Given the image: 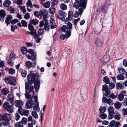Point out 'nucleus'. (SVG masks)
Masks as SVG:
<instances>
[{
    "mask_svg": "<svg viewBox=\"0 0 127 127\" xmlns=\"http://www.w3.org/2000/svg\"><path fill=\"white\" fill-rule=\"evenodd\" d=\"M39 76L38 73L29 74L27 75V79L29 83L25 84L26 93L25 95L26 99L31 97L32 96L36 95H34V87L32 84L34 83V86L36 92L37 91L39 88L40 81L38 80Z\"/></svg>",
    "mask_w": 127,
    "mask_h": 127,
    "instance_id": "nucleus-1",
    "label": "nucleus"
},
{
    "mask_svg": "<svg viewBox=\"0 0 127 127\" xmlns=\"http://www.w3.org/2000/svg\"><path fill=\"white\" fill-rule=\"evenodd\" d=\"M71 11H69L68 13V17L65 19V13L63 11L60 10L59 11V15L56 16L58 19L63 21H65V24H67V26L64 25L61 28V30L63 32H66L65 34H62L60 35V37L61 39H64L66 38H67L71 35V23L69 21L71 20Z\"/></svg>",
    "mask_w": 127,
    "mask_h": 127,
    "instance_id": "nucleus-2",
    "label": "nucleus"
},
{
    "mask_svg": "<svg viewBox=\"0 0 127 127\" xmlns=\"http://www.w3.org/2000/svg\"><path fill=\"white\" fill-rule=\"evenodd\" d=\"M102 90L105 91V95L107 97H110L113 99L117 97L118 95H114L113 93L109 95L110 93V91L108 89V87L105 84L102 86Z\"/></svg>",
    "mask_w": 127,
    "mask_h": 127,
    "instance_id": "nucleus-3",
    "label": "nucleus"
},
{
    "mask_svg": "<svg viewBox=\"0 0 127 127\" xmlns=\"http://www.w3.org/2000/svg\"><path fill=\"white\" fill-rule=\"evenodd\" d=\"M27 99L28 102L26 104V107L27 109H30L32 107V105L35 104L37 99V96L36 95L32 96L31 97H29Z\"/></svg>",
    "mask_w": 127,
    "mask_h": 127,
    "instance_id": "nucleus-4",
    "label": "nucleus"
},
{
    "mask_svg": "<svg viewBox=\"0 0 127 127\" xmlns=\"http://www.w3.org/2000/svg\"><path fill=\"white\" fill-rule=\"evenodd\" d=\"M76 1L74 4V7L75 8H85L86 6V0H75Z\"/></svg>",
    "mask_w": 127,
    "mask_h": 127,
    "instance_id": "nucleus-5",
    "label": "nucleus"
},
{
    "mask_svg": "<svg viewBox=\"0 0 127 127\" xmlns=\"http://www.w3.org/2000/svg\"><path fill=\"white\" fill-rule=\"evenodd\" d=\"M13 104L11 105L7 102H6L3 104V106L5 109L9 113L13 112Z\"/></svg>",
    "mask_w": 127,
    "mask_h": 127,
    "instance_id": "nucleus-6",
    "label": "nucleus"
},
{
    "mask_svg": "<svg viewBox=\"0 0 127 127\" xmlns=\"http://www.w3.org/2000/svg\"><path fill=\"white\" fill-rule=\"evenodd\" d=\"M5 80L6 82L11 85H15L16 84V78L15 77L9 76L5 77Z\"/></svg>",
    "mask_w": 127,
    "mask_h": 127,
    "instance_id": "nucleus-7",
    "label": "nucleus"
},
{
    "mask_svg": "<svg viewBox=\"0 0 127 127\" xmlns=\"http://www.w3.org/2000/svg\"><path fill=\"white\" fill-rule=\"evenodd\" d=\"M108 113V117L110 119L113 118L114 115H115L114 109L112 106H110L107 109Z\"/></svg>",
    "mask_w": 127,
    "mask_h": 127,
    "instance_id": "nucleus-8",
    "label": "nucleus"
},
{
    "mask_svg": "<svg viewBox=\"0 0 127 127\" xmlns=\"http://www.w3.org/2000/svg\"><path fill=\"white\" fill-rule=\"evenodd\" d=\"M16 59L15 55L13 52H12L9 56V59L8 60V64L12 65L13 64V60Z\"/></svg>",
    "mask_w": 127,
    "mask_h": 127,
    "instance_id": "nucleus-9",
    "label": "nucleus"
},
{
    "mask_svg": "<svg viewBox=\"0 0 127 127\" xmlns=\"http://www.w3.org/2000/svg\"><path fill=\"white\" fill-rule=\"evenodd\" d=\"M18 112L22 115L26 116H27L29 115V111L28 110H24L22 108H19Z\"/></svg>",
    "mask_w": 127,
    "mask_h": 127,
    "instance_id": "nucleus-10",
    "label": "nucleus"
},
{
    "mask_svg": "<svg viewBox=\"0 0 127 127\" xmlns=\"http://www.w3.org/2000/svg\"><path fill=\"white\" fill-rule=\"evenodd\" d=\"M120 125V122H116L114 120L111 121L107 127H118Z\"/></svg>",
    "mask_w": 127,
    "mask_h": 127,
    "instance_id": "nucleus-11",
    "label": "nucleus"
},
{
    "mask_svg": "<svg viewBox=\"0 0 127 127\" xmlns=\"http://www.w3.org/2000/svg\"><path fill=\"white\" fill-rule=\"evenodd\" d=\"M102 101L103 102L107 103L110 106L113 104V102L111 99L110 98H107L105 96H103V97Z\"/></svg>",
    "mask_w": 127,
    "mask_h": 127,
    "instance_id": "nucleus-12",
    "label": "nucleus"
},
{
    "mask_svg": "<svg viewBox=\"0 0 127 127\" xmlns=\"http://www.w3.org/2000/svg\"><path fill=\"white\" fill-rule=\"evenodd\" d=\"M126 93V91H122L120 92V94L118 96V99L120 101H121L123 100L124 96L125 95Z\"/></svg>",
    "mask_w": 127,
    "mask_h": 127,
    "instance_id": "nucleus-13",
    "label": "nucleus"
},
{
    "mask_svg": "<svg viewBox=\"0 0 127 127\" xmlns=\"http://www.w3.org/2000/svg\"><path fill=\"white\" fill-rule=\"evenodd\" d=\"M23 104V102L22 101L20 100H16L14 103L15 106L16 107H19V108H22V106Z\"/></svg>",
    "mask_w": 127,
    "mask_h": 127,
    "instance_id": "nucleus-14",
    "label": "nucleus"
},
{
    "mask_svg": "<svg viewBox=\"0 0 127 127\" xmlns=\"http://www.w3.org/2000/svg\"><path fill=\"white\" fill-rule=\"evenodd\" d=\"M26 4L28 7H29L32 8L33 7V6L34 7L38 8L39 7V6L37 5L34 4L33 5H32V3L30 0H28L26 3Z\"/></svg>",
    "mask_w": 127,
    "mask_h": 127,
    "instance_id": "nucleus-15",
    "label": "nucleus"
},
{
    "mask_svg": "<svg viewBox=\"0 0 127 127\" xmlns=\"http://www.w3.org/2000/svg\"><path fill=\"white\" fill-rule=\"evenodd\" d=\"M4 120L5 121H9L11 119V115L10 114L6 113L3 115Z\"/></svg>",
    "mask_w": 127,
    "mask_h": 127,
    "instance_id": "nucleus-16",
    "label": "nucleus"
},
{
    "mask_svg": "<svg viewBox=\"0 0 127 127\" xmlns=\"http://www.w3.org/2000/svg\"><path fill=\"white\" fill-rule=\"evenodd\" d=\"M7 100L10 101L11 104L13 105L14 97L12 94H8L7 96Z\"/></svg>",
    "mask_w": 127,
    "mask_h": 127,
    "instance_id": "nucleus-17",
    "label": "nucleus"
},
{
    "mask_svg": "<svg viewBox=\"0 0 127 127\" xmlns=\"http://www.w3.org/2000/svg\"><path fill=\"white\" fill-rule=\"evenodd\" d=\"M109 60V55L106 54L103 57L102 61L104 63H106L108 62Z\"/></svg>",
    "mask_w": 127,
    "mask_h": 127,
    "instance_id": "nucleus-18",
    "label": "nucleus"
},
{
    "mask_svg": "<svg viewBox=\"0 0 127 127\" xmlns=\"http://www.w3.org/2000/svg\"><path fill=\"white\" fill-rule=\"evenodd\" d=\"M35 103H36V105H35L33 107V111H34L36 112H38L39 111L40 109L39 106L38 102L37 101V100L35 102Z\"/></svg>",
    "mask_w": 127,
    "mask_h": 127,
    "instance_id": "nucleus-19",
    "label": "nucleus"
},
{
    "mask_svg": "<svg viewBox=\"0 0 127 127\" xmlns=\"http://www.w3.org/2000/svg\"><path fill=\"white\" fill-rule=\"evenodd\" d=\"M83 9L79 8L78 11H76L74 15V17H77L79 15H81L83 11Z\"/></svg>",
    "mask_w": 127,
    "mask_h": 127,
    "instance_id": "nucleus-20",
    "label": "nucleus"
},
{
    "mask_svg": "<svg viewBox=\"0 0 127 127\" xmlns=\"http://www.w3.org/2000/svg\"><path fill=\"white\" fill-rule=\"evenodd\" d=\"M95 43L96 46L99 47H101L102 44V43L100 40L98 38L95 39Z\"/></svg>",
    "mask_w": 127,
    "mask_h": 127,
    "instance_id": "nucleus-21",
    "label": "nucleus"
},
{
    "mask_svg": "<svg viewBox=\"0 0 127 127\" xmlns=\"http://www.w3.org/2000/svg\"><path fill=\"white\" fill-rule=\"evenodd\" d=\"M28 28L30 31L33 32L34 34L37 33L36 30L34 29L32 25L29 24L28 26Z\"/></svg>",
    "mask_w": 127,
    "mask_h": 127,
    "instance_id": "nucleus-22",
    "label": "nucleus"
},
{
    "mask_svg": "<svg viewBox=\"0 0 127 127\" xmlns=\"http://www.w3.org/2000/svg\"><path fill=\"white\" fill-rule=\"evenodd\" d=\"M36 53H34L32 54L31 56H30L29 55H27V56L29 59H31L32 61H34L36 59Z\"/></svg>",
    "mask_w": 127,
    "mask_h": 127,
    "instance_id": "nucleus-23",
    "label": "nucleus"
},
{
    "mask_svg": "<svg viewBox=\"0 0 127 127\" xmlns=\"http://www.w3.org/2000/svg\"><path fill=\"white\" fill-rule=\"evenodd\" d=\"M12 17L11 15H8L6 17V20L5 22L7 24V26L8 24H10L9 21L12 19Z\"/></svg>",
    "mask_w": 127,
    "mask_h": 127,
    "instance_id": "nucleus-24",
    "label": "nucleus"
},
{
    "mask_svg": "<svg viewBox=\"0 0 127 127\" xmlns=\"http://www.w3.org/2000/svg\"><path fill=\"white\" fill-rule=\"evenodd\" d=\"M40 12L38 11H35L34 12V15L37 17L39 16H42L43 15L44 12L41 10H40Z\"/></svg>",
    "mask_w": 127,
    "mask_h": 127,
    "instance_id": "nucleus-25",
    "label": "nucleus"
},
{
    "mask_svg": "<svg viewBox=\"0 0 127 127\" xmlns=\"http://www.w3.org/2000/svg\"><path fill=\"white\" fill-rule=\"evenodd\" d=\"M113 118L116 120H119L121 118V115L118 112H117L114 115Z\"/></svg>",
    "mask_w": 127,
    "mask_h": 127,
    "instance_id": "nucleus-26",
    "label": "nucleus"
},
{
    "mask_svg": "<svg viewBox=\"0 0 127 127\" xmlns=\"http://www.w3.org/2000/svg\"><path fill=\"white\" fill-rule=\"evenodd\" d=\"M51 28L52 29L55 28L56 27L55 21L53 19H51L50 21Z\"/></svg>",
    "mask_w": 127,
    "mask_h": 127,
    "instance_id": "nucleus-27",
    "label": "nucleus"
},
{
    "mask_svg": "<svg viewBox=\"0 0 127 127\" xmlns=\"http://www.w3.org/2000/svg\"><path fill=\"white\" fill-rule=\"evenodd\" d=\"M38 23V21L36 19H33L31 20L30 21V24L36 25Z\"/></svg>",
    "mask_w": 127,
    "mask_h": 127,
    "instance_id": "nucleus-28",
    "label": "nucleus"
},
{
    "mask_svg": "<svg viewBox=\"0 0 127 127\" xmlns=\"http://www.w3.org/2000/svg\"><path fill=\"white\" fill-rule=\"evenodd\" d=\"M43 12H44V14L42 15V16H43V21H45L46 20H47L46 19L47 17V15L48 14V12L47 10L45 9L44 10V11Z\"/></svg>",
    "mask_w": 127,
    "mask_h": 127,
    "instance_id": "nucleus-29",
    "label": "nucleus"
},
{
    "mask_svg": "<svg viewBox=\"0 0 127 127\" xmlns=\"http://www.w3.org/2000/svg\"><path fill=\"white\" fill-rule=\"evenodd\" d=\"M50 25H49V24L48 23V20H46L45 21L44 25V29L47 30V31H49L50 29Z\"/></svg>",
    "mask_w": 127,
    "mask_h": 127,
    "instance_id": "nucleus-30",
    "label": "nucleus"
},
{
    "mask_svg": "<svg viewBox=\"0 0 127 127\" xmlns=\"http://www.w3.org/2000/svg\"><path fill=\"white\" fill-rule=\"evenodd\" d=\"M1 91L2 94L4 95H7L9 92L8 89L5 88L2 89Z\"/></svg>",
    "mask_w": 127,
    "mask_h": 127,
    "instance_id": "nucleus-31",
    "label": "nucleus"
},
{
    "mask_svg": "<svg viewBox=\"0 0 127 127\" xmlns=\"http://www.w3.org/2000/svg\"><path fill=\"white\" fill-rule=\"evenodd\" d=\"M11 3V2L10 0H6L3 3V5L5 7H8L10 5Z\"/></svg>",
    "mask_w": 127,
    "mask_h": 127,
    "instance_id": "nucleus-32",
    "label": "nucleus"
},
{
    "mask_svg": "<svg viewBox=\"0 0 127 127\" xmlns=\"http://www.w3.org/2000/svg\"><path fill=\"white\" fill-rule=\"evenodd\" d=\"M107 1H108L109 4L108 6H107L108 7H113L114 3V0H107Z\"/></svg>",
    "mask_w": 127,
    "mask_h": 127,
    "instance_id": "nucleus-33",
    "label": "nucleus"
},
{
    "mask_svg": "<svg viewBox=\"0 0 127 127\" xmlns=\"http://www.w3.org/2000/svg\"><path fill=\"white\" fill-rule=\"evenodd\" d=\"M33 36L35 39V42L37 43H39L41 39L39 37L37 33L35 34Z\"/></svg>",
    "mask_w": 127,
    "mask_h": 127,
    "instance_id": "nucleus-34",
    "label": "nucleus"
},
{
    "mask_svg": "<svg viewBox=\"0 0 127 127\" xmlns=\"http://www.w3.org/2000/svg\"><path fill=\"white\" fill-rule=\"evenodd\" d=\"M122 105V104L119 102H116L114 104L115 107L118 109H120Z\"/></svg>",
    "mask_w": 127,
    "mask_h": 127,
    "instance_id": "nucleus-35",
    "label": "nucleus"
},
{
    "mask_svg": "<svg viewBox=\"0 0 127 127\" xmlns=\"http://www.w3.org/2000/svg\"><path fill=\"white\" fill-rule=\"evenodd\" d=\"M116 87L117 89H121L123 88L124 87V84L120 83H118L116 84Z\"/></svg>",
    "mask_w": 127,
    "mask_h": 127,
    "instance_id": "nucleus-36",
    "label": "nucleus"
},
{
    "mask_svg": "<svg viewBox=\"0 0 127 127\" xmlns=\"http://www.w3.org/2000/svg\"><path fill=\"white\" fill-rule=\"evenodd\" d=\"M118 70L119 73L122 75L124 74L126 72V70L123 68H118Z\"/></svg>",
    "mask_w": 127,
    "mask_h": 127,
    "instance_id": "nucleus-37",
    "label": "nucleus"
},
{
    "mask_svg": "<svg viewBox=\"0 0 127 127\" xmlns=\"http://www.w3.org/2000/svg\"><path fill=\"white\" fill-rule=\"evenodd\" d=\"M106 110V107L105 106H103L101 107L99 109V110L100 113H103Z\"/></svg>",
    "mask_w": 127,
    "mask_h": 127,
    "instance_id": "nucleus-38",
    "label": "nucleus"
},
{
    "mask_svg": "<svg viewBox=\"0 0 127 127\" xmlns=\"http://www.w3.org/2000/svg\"><path fill=\"white\" fill-rule=\"evenodd\" d=\"M37 113L34 111H32L31 113L32 115V117L35 119H37L38 117Z\"/></svg>",
    "mask_w": 127,
    "mask_h": 127,
    "instance_id": "nucleus-39",
    "label": "nucleus"
},
{
    "mask_svg": "<svg viewBox=\"0 0 127 127\" xmlns=\"http://www.w3.org/2000/svg\"><path fill=\"white\" fill-rule=\"evenodd\" d=\"M9 121H3L2 122L3 125L4 126H6L7 127H12L9 124Z\"/></svg>",
    "mask_w": 127,
    "mask_h": 127,
    "instance_id": "nucleus-40",
    "label": "nucleus"
},
{
    "mask_svg": "<svg viewBox=\"0 0 127 127\" xmlns=\"http://www.w3.org/2000/svg\"><path fill=\"white\" fill-rule=\"evenodd\" d=\"M6 14L5 11L2 9L0 10V16L1 17H4L6 15Z\"/></svg>",
    "mask_w": 127,
    "mask_h": 127,
    "instance_id": "nucleus-41",
    "label": "nucleus"
},
{
    "mask_svg": "<svg viewBox=\"0 0 127 127\" xmlns=\"http://www.w3.org/2000/svg\"><path fill=\"white\" fill-rule=\"evenodd\" d=\"M32 118V116H29L28 118V121H31L33 125H34L36 122L35 120H33Z\"/></svg>",
    "mask_w": 127,
    "mask_h": 127,
    "instance_id": "nucleus-42",
    "label": "nucleus"
},
{
    "mask_svg": "<svg viewBox=\"0 0 127 127\" xmlns=\"http://www.w3.org/2000/svg\"><path fill=\"white\" fill-rule=\"evenodd\" d=\"M21 73L22 76L24 77H26L27 72L26 71L24 70H22L21 71Z\"/></svg>",
    "mask_w": 127,
    "mask_h": 127,
    "instance_id": "nucleus-43",
    "label": "nucleus"
},
{
    "mask_svg": "<svg viewBox=\"0 0 127 127\" xmlns=\"http://www.w3.org/2000/svg\"><path fill=\"white\" fill-rule=\"evenodd\" d=\"M26 65L28 68H30L32 67V63L29 61H28L26 63Z\"/></svg>",
    "mask_w": 127,
    "mask_h": 127,
    "instance_id": "nucleus-44",
    "label": "nucleus"
},
{
    "mask_svg": "<svg viewBox=\"0 0 127 127\" xmlns=\"http://www.w3.org/2000/svg\"><path fill=\"white\" fill-rule=\"evenodd\" d=\"M103 81L106 84H109V79L107 76L103 77Z\"/></svg>",
    "mask_w": 127,
    "mask_h": 127,
    "instance_id": "nucleus-45",
    "label": "nucleus"
},
{
    "mask_svg": "<svg viewBox=\"0 0 127 127\" xmlns=\"http://www.w3.org/2000/svg\"><path fill=\"white\" fill-rule=\"evenodd\" d=\"M117 79L119 80H123L124 79V77L122 74L118 75L117 77Z\"/></svg>",
    "mask_w": 127,
    "mask_h": 127,
    "instance_id": "nucleus-46",
    "label": "nucleus"
},
{
    "mask_svg": "<svg viewBox=\"0 0 127 127\" xmlns=\"http://www.w3.org/2000/svg\"><path fill=\"white\" fill-rule=\"evenodd\" d=\"M50 3L49 1H47L45 3L43 4V7L45 8H48L50 6Z\"/></svg>",
    "mask_w": 127,
    "mask_h": 127,
    "instance_id": "nucleus-47",
    "label": "nucleus"
},
{
    "mask_svg": "<svg viewBox=\"0 0 127 127\" xmlns=\"http://www.w3.org/2000/svg\"><path fill=\"white\" fill-rule=\"evenodd\" d=\"M27 121L28 120L26 118L24 117H23L21 121L20 122L22 123V125H23V124H26L27 123Z\"/></svg>",
    "mask_w": 127,
    "mask_h": 127,
    "instance_id": "nucleus-48",
    "label": "nucleus"
},
{
    "mask_svg": "<svg viewBox=\"0 0 127 127\" xmlns=\"http://www.w3.org/2000/svg\"><path fill=\"white\" fill-rule=\"evenodd\" d=\"M15 127H23V126L21 122L16 123L15 125Z\"/></svg>",
    "mask_w": 127,
    "mask_h": 127,
    "instance_id": "nucleus-49",
    "label": "nucleus"
},
{
    "mask_svg": "<svg viewBox=\"0 0 127 127\" xmlns=\"http://www.w3.org/2000/svg\"><path fill=\"white\" fill-rule=\"evenodd\" d=\"M19 21V20L18 19H15L10 21V22L12 24H14Z\"/></svg>",
    "mask_w": 127,
    "mask_h": 127,
    "instance_id": "nucleus-50",
    "label": "nucleus"
},
{
    "mask_svg": "<svg viewBox=\"0 0 127 127\" xmlns=\"http://www.w3.org/2000/svg\"><path fill=\"white\" fill-rule=\"evenodd\" d=\"M21 52L23 54H26L27 52V48L25 47H22L21 50Z\"/></svg>",
    "mask_w": 127,
    "mask_h": 127,
    "instance_id": "nucleus-51",
    "label": "nucleus"
},
{
    "mask_svg": "<svg viewBox=\"0 0 127 127\" xmlns=\"http://www.w3.org/2000/svg\"><path fill=\"white\" fill-rule=\"evenodd\" d=\"M99 115L101 119H105L107 116V115L105 113H103L100 115L99 114Z\"/></svg>",
    "mask_w": 127,
    "mask_h": 127,
    "instance_id": "nucleus-52",
    "label": "nucleus"
},
{
    "mask_svg": "<svg viewBox=\"0 0 127 127\" xmlns=\"http://www.w3.org/2000/svg\"><path fill=\"white\" fill-rule=\"evenodd\" d=\"M38 35H41L43 33V30L41 29H39L38 32Z\"/></svg>",
    "mask_w": 127,
    "mask_h": 127,
    "instance_id": "nucleus-53",
    "label": "nucleus"
},
{
    "mask_svg": "<svg viewBox=\"0 0 127 127\" xmlns=\"http://www.w3.org/2000/svg\"><path fill=\"white\" fill-rule=\"evenodd\" d=\"M15 119L16 121H18L20 118L19 115L17 113H16L15 115Z\"/></svg>",
    "mask_w": 127,
    "mask_h": 127,
    "instance_id": "nucleus-54",
    "label": "nucleus"
},
{
    "mask_svg": "<svg viewBox=\"0 0 127 127\" xmlns=\"http://www.w3.org/2000/svg\"><path fill=\"white\" fill-rule=\"evenodd\" d=\"M9 73L13 74L15 73V71L14 69L12 68H10L9 69L8 71Z\"/></svg>",
    "mask_w": 127,
    "mask_h": 127,
    "instance_id": "nucleus-55",
    "label": "nucleus"
},
{
    "mask_svg": "<svg viewBox=\"0 0 127 127\" xmlns=\"http://www.w3.org/2000/svg\"><path fill=\"white\" fill-rule=\"evenodd\" d=\"M21 23L22 24V26L26 27H27V22L25 21L22 20Z\"/></svg>",
    "mask_w": 127,
    "mask_h": 127,
    "instance_id": "nucleus-56",
    "label": "nucleus"
},
{
    "mask_svg": "<svg viewBox=\"0 0 127 127\" xmlns=\"http://www.w3.org/2000/svg\"><path fill=\"white\" fill-rule=\"evenodd\" d=\"M115 84L114 83H111L109 84V89L110 90V89H113L115 87Z\"/></svg>",
    "mask_w": 127,
    "mask_h": 127,
    "instance_id": "nucleus-57",
    "label": "nucleus"
},
{
    "mask_svg": "<svg viewBox=\"0 0 127 127\" xmlns=\"http://www.w3.org/2000/svg\"><path fill=\"white\" fill-rule=\"evenodd\" d=\"M123 105L125 106H127V98H125L123 102Z\"/></svg>",
    "mask_w": 127,
    "mask_h": 127,
    "instance_id": "nucleus-58",
    "label": "nucleus"
},
{
    "mask_svg": "<svg viewBox=\"0 0 127 127\" xmlns=\"http://www.w3.org/2000/svg\"><path fill=\"white\" fill-rule=\"evenodd\" d=\"M7 9L8 11H10V13H13L15 11L14 8H7Z\"/></svg>",
    "mask_w": 127,
    "mask_h": 127,
    "instance_id": "nucleus-59",
    "label": "nucleus"
},
{
    "mask_svg": "<svg viewBox=\"0 0 127 127\" xmlns=\"http://www.w3.org/2000/svg\"><path fill=\"white\" fill-rule=\"evenodd\" d=\"M5 63L3 61H0V67L3 68L4 66Z\"/></svg>",
    "mask_w": 127,
    "mask_h": 127,
    "instance_id": "nucleus-60",
    "label": "nucleus"
},
{
    "mask_svg": "<svg viewBox=\"0 0 127 127\" xmlns=\"http://www.w3.org/2000/svg\"><path fill=\"white\" fill-rule=\"evenodd\" d=\"M123 64L124 66H127V59H125L123 60Z\"/></svg>",
    "mask_w": 127,
    "mask_h": 127,
    "instance_id": "nucleus-61",
    "label": "nucleus"
},
{
    "mask_svg": "<svg viewBox=\"0 0 127 127\" xmlns=\"http://www.w3.org/2000/svg\"><path fill=\"white\" fill-rule=\"evenodd\" d=\"M30 17V16L29 13H27L24 15V18L25 19L27 20Z\"/></svg>",
    "mask_w": 127,
    "mask_h": 127,
    "instance_id": "nucleus-62",
    "label": "nucleus"
},
{
    "mask_svg": "<svg viewBox=\"0 0 127 127\" xmlns=\"http://www.w3.org/2000/svg\"><path fill=\"white\" fill-rule=\"evenodd\" d=\"M55 8H49V12L51 14H54L55 13Z\"/></svg>",
    "mask_w": 127,
    "mask_h": 127,
    "instance_id": "nucleus-63",
    "label": "nucleus"
},
{
    "mask_svg": "<svg viewBox=\"0 0 127 127\" xmlns=\"http://www.w3.org/2000/svg\"><path fill=\"white\" fill-rule=\"evenodd\" d=\"M123 114L125 115L127 114V109H123L122 110Z\"/></svg>",
    "mask_w": 127,
    "mask_h": 127,
    "instance_id": "nucleus-64",
    "label": "nucleus"
}]
</instances>
